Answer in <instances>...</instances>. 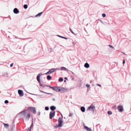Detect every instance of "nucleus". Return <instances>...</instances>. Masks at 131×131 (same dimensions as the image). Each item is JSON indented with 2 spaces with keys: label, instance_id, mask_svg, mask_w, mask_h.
I'll use <instances>...</instances> for the list:
<instances>
[{
  "label": "nucleus",
  "instance_id": "nucleus-21",
  "mask_svg": "<svg viewBox=\"0 0 131 131\" xmlns=\"http://www.w3.org/2000/svg\"><path fill=\"white\" fill-rule=\"evenodd\" d=\"M3 125H4V127L6 128H7L9 126L8 124L5 123H3Z\"/></svg>",
  "mask_w": 131,
  "mask_h": 131
},
{
  "label": "nucleus",
  "instance_id": "nucleus-44",
  "mask_svg": "<svg viewBox=\"0 0 131 131\" xmlns=\"http://www.w3.org/2000/svg\"><path fill=\"white\" fill-rule=\"evenodd\" d=\"M71 72L72 74H73V75H74V74L73 72H72V71H71Z\"/></svg>",
  "mask_w": 131,
  "mask_h": 131
},
{
  "label": "nucleus",
  "instance_id": "nucleus-11",
  "mask_svg": "<svg viewBox=\"0 0 131 131\" xmlns=\"http://www.w3.org/2000/svg\"><path fill=\"white\" fill-rule=\"evenodd\" d=\"M43 74H42L41 73H40L37 76V81L39 82H40V77Z\"/></svg>",
  "mask_w": 131,
  "mask_h": 131
},
{
  "label": "nucleus",
  "instance_id": "nucleus-31",
  "mask_svg": "<svg viewBox=\"0 0 131 131\" xmlns=\"http://www.w3.org/2000/svg\"><path fill=\"white\" fill-rule=\"evenodd\" d=\"M31 128H29L27 130V131H31Z\"/></svg>",
  "mask_w": 131,
  "mask_h": 131
},
{
  "label": "nucleus",
  "instance_id": "nucleus-6",
  "mask_svg": "<svg viewBox=\"0 0 131 131\" xmlns=\"http://www.w3.org/2000/svg\"><path fill=\"white\" fill-rule=\"evenodd\" d=\"M58 122L59 123V126H62L63 121H62L61 118L60 117H59L58 119Z\"/></svg>",
  "mask_w": 131,
  "mask_h": 131
},
{
  "label": "nucleus",
  "instance_id": "nucleus-35",
  "mask_svg": "<svg viewBox=\"0 0 131 131\" xmlns=\"http://www.w3.org/2000/svg\"><path fill=\"white\" fill-rule=\"evenodd\" d=\"M48 86L50 88L52 89L53 90V88H54V87H51V86Z\"/></svg>",
  "mask_w": 131,
  "mask_h": 131
},
{
  "label": "nucleus",
  "instance_id": "nucleus-13",
  "mask_svg": "<svg viewBox=\"0 0 131 131\" xmlns=\"http://www.w3.org/2000/svg\"><path fill=\"white\" fill-rule=\"evenodd\" d=\"M84 127L87 131H92L91 129L87 126H84Z\"/></svg>",
  "mask_w": 131,
  "mask_h": 131
},
{
  "label": "nucleus",
  "instance_id": "nucleus-27",
  "mask_svg": "<svg viewBox=\"0 0 131 131\" xmlns=\"http://www.w3.org/2000/svg\"><path fill=\"white\" fill-rule=\"evenodd\" d=\"M62 127L61 126H59V124H58V125L57 124L55 126V127L57 128L58 127Z\"/></svg>",
  "mask_w": 131,
  "mask_h": 131
},
{
  "label": "nucleus",
  "instance_id": "nucleus-43",
  "mask_svg": "<svg viewBox=\"0 0 131 131\" xmlns=\"http://www.w3.org/2000/svg\"><path fill=\"white\" fill-rule=\"evenodd\" d=\"M52 100H53V101H55V99H54L53 98L52 99Z\"/></svg>",
  "mask_w": 131,
  "mask_h": 131
},
{
  "label": "nucleus",
  "instance_id": "nucleus-15",
  "mask_svg": "<svg viewBox=\"0 0 131 131\" xmlns=\"http://www.w3.org/2000/svg\"><path fill=\"white\" fill-rule=\"evenodd\" d=\"M56 108V107L54 106H52L50 107V109L53 111H54Z\"/></svg>",
  "mask_w": 131,
  "mask_h": 131
},
{
  "label": "nucleus",
  "instance_id": "nucleus-49",
  "mask_svg": "<svg viewBox=\"0 0 131 131\" xmlns=\"http://www.w3.org/2000/svg\"><path fill=\"white\" fill-rule=\"evenodd\" d=\"M114 107H116V106H114Z\"/></svg>",
  "mask_w": 131,
  "mask_h": 131
},
{
  "label": "nucleus",
  "instance_id": "nucleus-33",
  "mask_svg": "<svg viewBox=\"0 0 131 131\" xmlns=\"http://www.w3.org/2000/svg\"><path fill=\"white\" fill-rule=\"evenodd\" d=\"M8 102V100H6L5 101L4 103L5 104L7 103Z\"/></svg>",
  "mask_w": 131,
  "mask_h": 131
},
{
  "label": "nucleus",
  "instance_id": "nucleus-40",
  "mask_svg": "<svg viewBox=\"0 0 131 131\" xmlns=\"http://www.w3.org/2000/svg\"><path fill=\"white\" fill-rule=\"evenodd\" d=\"M125 63V60H123V64H124Z\"/></svg>",
  "mask_w": 131,
  "mask_h": 131
},
{
  "label": "nucleus",
  "instance_id": "nucleus-38",
  "mask_svg": "<svg viewBox=\"0 0 131 131\" xmlns=\"http://www.w3.org/2000/svg\"><path fill=\"white\" fill-rule=\"evenodd\" d=\"M96 85L97 86H98L100 87H101V85L100 84H97Z\"/></svg>",
  "mask_w": 131,
  "mask_h": 131
},
{
  "label": "nucleus",
  "instance_id": "nucleus-7",
  "mask_svg": "<svg viewBox=\"0 0 131 131\" xmlns=\"http://www.w3.org/2000/svg\"><path fill=\"white\" fill-rule=\"evenodd\" d=\"M60 91L62 93H64L66 92L67 91V89L63 88V87H60Z\"/></svg>",
  "mask_w": 131,
  "mask_h": 131
},
{
  "label": "nucleus",
  "instance_id": "nucleus-47",
  "mask_svg": "<svg viewBox=\"0 0 131 131\" xmlns=\"http://www.w3.org/2000/svg\"><path fill=\"white\" fill-rule=\"evenodd\" d=\"M101 22L103 23V22H102V21H101Z\"/></svg>",
  "mask_w": 131,
  "mask_h": 131
},
{
  "label": "nucleus",
  "instance_id": "nucleus-41",
  "mask_svg": "<svg viewBox=\"0 0 131 131\" xmlns=\"http://www.w3.org/2000/svg\"><path fill=\"white\" fill-rule=\"evenodd\" d=\"M13 63H12L10 64V67H12L13 66Z\"/></svg>",
  "mask_w": 131,
  "mask_h": 131
},
{
  "label": "nucleus",
  "instance_id": "nucleus-25",
  "mask_svg": "<svg viewBox=\"0 0 131 131\" xmlns=\"http://www.w3.org/2000/svg\"><path fill=\"white\" fill-rule=\"evenodd\" d=\"M108 114L109 115H111L112 114V112L110 111H108L107 112Z\"/></svg>",
  "mask_w": 131,
  "mask_h": 131
},
{
  "label": "nucleus",
  "instance_id": "nucleus-36",
  "mask_svg": "<svg viewBox=\"0 0 131 131\" xmlns=\"http://www.w3.org/2000/svg\"><path fill=\"white\" fill-rule=\"evenodd\" d=\"M60 70V69L59 68H56V69H54V71L55 70Z\"/></svg>",
  "mask_w": 131,
  "mask_h": 131
},
{
  "label": "nucleus",
  "instance_id": "nucleus-30",
  "mask_svg": "<svg viewBox=\"0 0 131 131\" xmlns=\"http://www.w3.org/2000/svg\"><path fill=\"white\" fill-rule=\"evenodd\" d=\"M40 91L42 92V93H46V94H50V93H46V92H43V91H41V90H40Z\"/></svg>",
  "mask_w": 131,
  "mask_h": 131
},
{
  "label": "nucleus",
  "instance_id": "nucleus-8",
  "mask_svg": "<svg viewBox=\"0 0 131 131\" xmlns=\"http://www.w3.org/2000/svg\"><path fill=\"white\" fill-rule=\"evenodd\" d=\"M54 71V68L51 69L49 70V71L46 73L45 74L47 75L50 74L51 73L53 72Z\"/></svg>",
  "mask_w": 131,
  "mask_h": 131
},
{
  "label": "nucleus",
  "instance_id": "nucleus-12",
  "mask_svg": "<svg viewBox=\"0 0 131 131\" xmlns=\"http://www.w3.org/2000/svg\"><path fill=\"white\" fill-rule=\"evenodd\" d=\"M13 12L15 14H17L19 12V10L16 8H15L13 9Z\"/></svg>",
  "mask_w": 131,
  "mask_h": 131
},
{
  "label": "nucleus",
  "instance_id": "nucleus-14",
  "mask_svg": "<svg viewBox=\"0 0 131 131\" xmlns=\"http://www.w3.org/2000/svg\"><path fill=\"white\" fill-rule=\"evenodd\" d=\"M2 75L5 77H8V74L6 72H4L2 74Z\"/></svg>",
  "mask_w": 131,
  "mask_h": 131
},
{
  "label": "nucleus",
  "instance_id": "nucleus-42",
  "mask_svg": "<svg viewBox=\"0 0 131 131\" xmlns=\"http://www.w3.org/2000/svg\"><path fill=\"white\" fill-rule=\"evenodd\" d=\"M30 94H32V95H36V96H38V95H36V94H32V93H30Z\"/></svg>",
  "mask_w": 131,
  "mask_h": 131
},
{
  "label": "nucleus",
  "instance_id": "nucleus-45",
  "mask_svg": "<svg viewBox=\"0 0 131 131\" xmlns=\"http://www.w3.org/2000/svg\"><path fill=\"white\" fill-rule=\"evenodd\" d=\"M40 112H39L38 115H40Z\"/></svg>",
  "mask_w": 131,
  "mask_h": 131
},
{
  "label": "nucleus",
  "instance_id": "nucleus-50",
  "mask_svg": "<svg viewBox=\"0 0 131 131\" xmlns=\"http://www.w3.org/2000/svg\"><path fill=\"white\" fill-rule=\"evenodd\" d=\"M61 115L62 116V115Z\"/></svg>",
  "mask_w": 131,
  "mask_h": 131
},
{
  "label": "nucleus",
  "instance_id": "nucleus-37",
  "mask_svg": "<svg viewBox=\"0 0 131 131\" xmlns=\"http://www.w3.org/2000/svg\"><path fill=\"white\" fill-rule=\"evenodd\" d=\"M108 46L111 48H114V47L113 46L111 45H109Z\"/></svg>",
  "mask_w": 131,
  "mask_h": 131
},
{
  "label": "nucleus",
  "instance_id": "nucleus-24",
  "mask_svg": "<svg viewBox=\"0 0 131 131\" xmlns=\"http://www.w3.org/2000/svg\"><path fill=\"white\" fill-rule=\"evenodd\" d=\"M24 7L25 9H26L28 7V6L27 5L25 4L24 5Z\"/></svg>",
  "mask_w": 131,
  "mask_h": 131
},
{
  "label": "nucleus",
  "instance_id": "nucleus-9",
  "mask_svg": "<svg viewBox=\"0 0 131 131\" xmlns=\"http://www.w3.org/2000/svg\"><path fill=\"white\" fill-rule=\"evenodd\" d=\"M18 92L20 96H22L24 95V93L22 90H18Z\"/></svg>",
  "mask_w": 131,
  "mask_h": 131
},
{
  "label": "nucleus",
  "instance_id": "nucleus-10",
  "mask_svg": "<svg viewBox=\"0 0 131 131\" xmlns=\"http://www.w3.org/2000/svg\"><path fill=\"white\" fill-rule=\"evenodd\" d=\"M60 87H54L53 90L57 92H59L60 91Z\"/></svg>",
  "mask_w": 131,
  "mask_h": 131
},
{
  "label": "nucleus",
  "instance_id": "nucleus-3",
  "mask_svg": "<svg viewBox=\"0 0 131 131\" xmlns=\"http://www.w3.org/2000/svg\"><path fill=\"white\" fill-rule=\"evenodd\" d=\"M55 112L53 111V112H50L49 116L50 118V119H52L53 117L55 115Z\"/></svg>",
  "mask_w": 131,
  "mask_h": 131
},
{
  "label": "nucleus",
  "instance_id": "nucleus-29",
  "mask_svg": "<svg viewBox=\"0 0 131 131\" xmlns=\"http://www.w3.org/2000/svg\"><path fill=\"white\" fill-rule=\"evenodd\" d=\"M102 16L103 17H105L106 16L105 14L104 13H103V14H102Z\"/></svg>",
  "mask_w": 131,
  "mask_h": 131
},
{
  "label": "nucleus",
  "instance_id": "nucleus-20",
  "mask_svg": "<svg viewBox=\"0 0 131 131\" xmlns=\"http://www.w3.org/2000/svg\"><path fill=\"white\" fill-rule=\"evenodd\" d=\"M51 77L50 75H48L47 77V79L48 80H50L51 79Z\"/></svg>",
  "mask_w": 131,
  "mask_h": 131
},
{
  "label": "nucleus",
  "instance_id": "nucleus-48",
  "mask_svg": "<svg viewBox=\"0 0 131 131\" xmlns=\"http://www.w3.org/2000/svg\"><path fill=\"white\" fill-rule=\"evenodd\" d=\"M66 80H64V82H66Z\"/></svg>",
  "mask_w": 131,
  "mask_h": 131
},
{
  "label": "nucleus",
  "instance_id": "nucleus-18",
  "mask_svg": "<svg viewBox=\"0 0 131 131\" xmlns=\"http://www.w3.org/2000/svg\"><path fill=\"white\" fill-rule=\"evenodd\" d=\"M61 70H62L68 71V70L66 68L64 67H62L61 68Z\"/></svg>",
  "mask_w": 131,
  "mask_h": 131
},
{
  "label": "nucleus",
  "instance_id": "nucleus-2",
  "mask_svg": "<svg viewBox=\"0 0 131 131\" xmlns=\"http://www.w3.org/2000/svg\"><path fill=\"white\" fill-rule=\"evenodd\" d=\"M95 110V106L93 105H91L88 108V110H89L94 112Z\"/></svg>",
  "mask_w": 131,
  "mask_h": 131
},
{
  "label": "nucleus",
  "instance_id": "nucleus-32",
  "mask_svg": "<svg viewBox=\"0 0 131 131\" xmlns=\"http://www.w3.org/2000/svg\"><path fill=\"white\" fill-rule=\"evenodd\" d=\"M86 86L87 88H89L90 86V85L89 84H86Z\"/></svg>",
  "mask_w": 131,
  "mask_h": 131
},
{
  "label": "nucleus",
  "instance_id": "nucleus-22",
  "mask_svg": "<svg viewBox=\"0 0 131 131\" xmlns=\"http://www.w3.org/2000/svg\"><path fill=\"white\" fill-rule=\"evenodd\" d=\"M58 36H59V37H60L64 39H68V38H66V37H64L62 36H60L59 35H58Z\"/></svg>",
  "mask_w": 131,
  "mask_h": 131
},
{
  "label": "nucleus",
  "instance_id": "nucleus-34",
  "mask_svg": "<svg viewBox=\"0 0 131 131\" xmlns=\"http://www.w3.org/2000/svg\"><path fill=\"white\" fill-rule=\"evenodd\" d=\"M70 31L73 34H74V33L72 31V30L71 29V28H70Z\"/></svg>",
  "mask_w": 131,
  "mask_h": 131
},
{
  "label": "nucleus",
  "instance_id": "nucleus-1",
  "mask_svg": "<svg viewBox=\"0 0 131 131\" xmlns=\"http://www.w3.org/2000/svg\"><path fill=\"white\" fill-rule=\"evenodd\" d=\"M26 111L25 110L19 113L18 115H20V116H24L25 117V119L26 121H28L30 116V113H28L26 114Z\"/></svg>",
  "mask_w": 131,
  "mask_h": 131
},
{
  "label": "nucleus",
  "instance_id": "nucleus-26",
  "mask_svg": "<svg viewBox=\"0 0 131 131\" xmlns=\"http://www.w3.org/2000/svg\"><path fill=\"white\" fill-rule=\"evenodd\" d=\"M33 126V121H32V124H31V125L30 127H29V128H31V129L32 128V127Z\"/></svg>",
  "mask_w": 131,
  "mask_h": 131
},
{
  "label": "nucleus",
  "instance_id": "nucleus-16",
  "mask_svg": "<svg viewBox=\"0 0 131 131\" xmlns=\"http://www.w3.org/2000/svg\"><path fill=\"white\" fill-rule=\"evenodd\" d=\"M84 67L86 68H88L89 67V65L88 63H86L84 64Z\"/></svg>",
  "mask_w": 131,
  "mask_h": 131
},
{
  "label": "nucleus",
  "instance_id": "nucleus-5",
  "mask_svg": "<svg viewBox=\"0 0 131 131\" xmlns=\"http://www.w3.org/2000/svg\"><path fill=\"white\" fill-rule=\"evenodd\" d=\"M117 109L120 112H122L123 111V106L122 105L118 106L117 107Z\"/></svg>",
  "mask_w": 131,
  "mask_h": 131
},
{
  "label": "nucleus",
  "instance_id": "nucleus-23",
  "mask_svg": "<svg viewBox=\"0 0 131 131\" xmlns=\"http://www.w3.org/2000/svg\"><path fill=\"white\" fill-rule=\"evenodd\" d=\"M63 79L62 78H60L59 79V81L60 82H62L63 81Z\"/></svg>",
  "mask_w": 131,
  "mask_h": 131
},
{
  "label": "nucleus",
  "instance_id": "nucleus-17",
  "mask_svg": "<svg viewBox=\"0 0 131 131\" xmlns=\"http://www.w3.org/2000/svg\"><path fill=\"white\" fill-rule=\"evenodd\" d=\"M81 110L83 112H84L85 111V108L84 107L82 106L81 107Z\"/></svg>",
  "mask_w": 131,
  "mask_h": 131
},
{
  "label": "nucleus",
  "instance_id": "nucleus-39",
  "mask_svg": "<svg viewBox=\"0 0 131 131\" xmlns=\"http://www.w3.org/2000/svg\"><path fill=\"white\" fill-rule=\"evenodd\" d=\"M72 113H70L69 115V116L70 117H71L72 116Z\"/></svg>",
  "mask_w": 131,
  "mask_h": 131
},
{
  "label": "nucleus",
  "instance_id": "nucleus-4",
  "mask_svg": "<svg viewBox=\"0 0 131 131\" xmlns=\"http://www.w3.org/2000/svg\"><path fill=\"white\" fill-rule=\"evenodd\" d=\"M30 110L34 113L35 114L36 113V108L35 107H30L29 108Z\"/></svg>",
  "mask_w": 131,
  "mask_h": 131
},
{
  "label": "nucleus",
  "instance_id": "nucleus-28",
  "mask_svg": "<svg viewBox=\"0 0 131 131\" xmlns=\"http://www.w3.org/2000/svg\"><path fill=\"white\" fill-rule=\"evenodd\" d=\"M49 109V107L48 106H46L45 107V109L47 111H48Z\"/></svg>",
  "mask_w": 131,
  "mask_h": 131
},
{
  "label": "nucleus",
  "instance_id": "nucleus-46",
  "mask_svg": "<svg viewBox=\"0 0 131 131\" xmlns=\"http://www.w3.org/2000/svg\"><path fill=\"white\" fill-rule=\"evenodd\" d=\"M64 79H67V78L66 77H65V78H64Z\"/></svg>",
  "mask_w": 131,
  "mask_h": 131
},
{
  "label": "nucleus",
  "instance_id": "nucleus-19",
  "mask_svg": "<svg viewBox=\"0 0 131 131\" xmlns=\"http://www.w3.org/2000/svg\"><path fill=\"white\" fill-rule=\"evenodd\" d=\"M42 13H43V12H42L41 13H39L38 14H37L36 16V17H37L38 16H40L42 14Z\"/></svg>",
  "mask_w": 131,
  "mask_h": 131
}]
</instances>
